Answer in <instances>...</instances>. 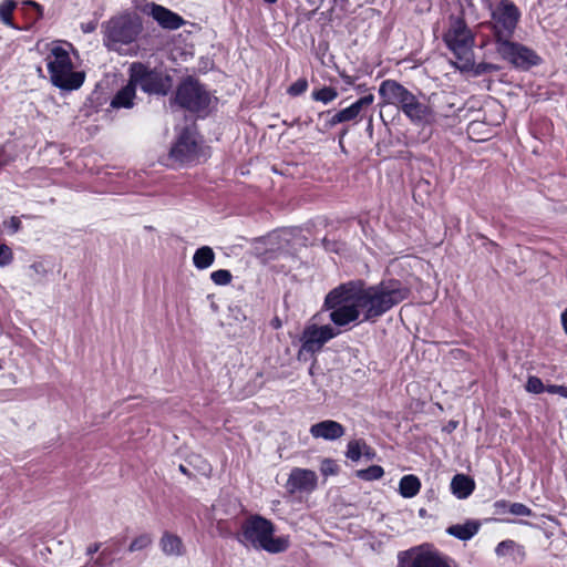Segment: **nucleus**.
Listing matches in <instances>:
<instances>
[{"instance_id": "1", "label": "nucleus", "mask_w": 567, "mask_h": 567, "mask_svg": "<svg viewBox=\"0 0 567 567\" xmlns=\"http://www.w3.org/2000/svg\"><path fill=\"white\" fill-rule=\"evenodd\" d=\"M410 289L395 279L367 286L353 280L332 289L324 299L329 319L338 327H347L362 316L361 321H375L409 297Z\"/></svg>"}, {"instance_id": "2", "label": "nucleus", "mask_w": 567, "mask_h": 567, "mask_svg": "<svg viewBox=\"0 0 567 567\" xmlns=\"http://www.w3.org/2000/svg\"><path fill=\"white\" fill-rule=\"evenodd\" d=\"M384 104L396 106L415 126L425 128L435 125V116L442 114L434 109L432 94L413 93L395 80H384L379 86Z\"/></svg>"}, {"instance_id": "3", "label": "nucleus", "mask_w": 567, "mask_h": 567, "mask_svg": "<svg viewBox=\"0 0 567 567\" xmlns=\"http://www.w3.org/2000/svg\"><path fill=\"white\" fill-rule=\"evenodd\" d=\"M72 45L66 42L53 41L45 44L43 54L52 85L65 91L81 87L84 73L74 70L70 55Z\"/></svg>"}, {"instance_id": "4", "label": "nucleus", "mask_w": 567, "mask_h": 567, "mask_svg": "<svg viewBox=\"0 0 567 567\" xmlns=\"http://www.w3.org/2000/svg\"><path fill=\"white\" fill-rule=\"evenodd\" d=\"M275 525L271 520L260 516L251 515L246 518L237 534V540L246 546L270 554H280L289 548V536H275Z\"/></svg>"}, {"instance_id": "5", "label": "nucleus", "mask_w": 567, "mask_h": 567, "mask_svg": "<svg viewBox=\"0 0 567 567\" xmlns=\"http://www.w3.org/2000/svg\"><path fill=\"white\" fill-rule=\"evenodd\" d=\"M103 42L112 51L128 53V45L134 43L142 33L143 25L138 16L125 12L103 23Z\"/></svg>"}, {"instance_id": "6", "label": "nucleus", "mask_w": 567, "mask_h": 567, "mask_svg": "<svg viewBox=\"0 0 567 567\" xmlns=\"http://www.w3.org/2000/svg\"><path fill=\"white\" fill-rule=\"evenodd\" d=\"M443 40L458 60L457 68L461 71H470L474 66L473 47L475 38L461 17H450Z\"/></svg>"}, {"instance_id": "7", "label": "nucleus", "mask_w": 567, "mask_h": 567, "mask_svg": "<svg viewBox=\"0 0 567 567\" xmlns=\"http://www.w3.org/2000/svg\"><path fill=\"white\" fill-rule=\"evenodd\" d=\"M398 567H458V565L434 546L422 544L399 553Z\"/></svg>"}, {"instance_id": "8", "label": "nucleus", "mask_w": 567, "mask_h": 567, "mask_svg": "<svg viewBox=\"0 0 567 567\" xmlns=\"http://www.w3.org/2000/svg\"><path fill=\"white\" fill-rule=\"evenodd\" d=\"M130 79L147 94L166 95L172 89V78L163 71L134 62L130 66Z\"/></svg>"}, {"instance_id": "9", "label": "nucleus", "mask_w": 567, "mask_h": 567, "mask_svg": "<svg viewBox=\"0 0 567 567\" xmlns=\"http://www.w3.org/2000/svg\"><path fill=\"white\" fill-rule=\"evenodd\" d=\"M176 102L192 112H200L209 107L212 95L199 82L187 79L177 89Z\"/></svg>"}, {"instance_id": "10", "label": "nucleus", "mask_w": 567, "mask_h": 567, "mask_svg": "<svg viewBox=\"0 0 567 567\" xmlns=\"http://www.w3.org/2000/svg\"><path fill=\"white\" fill-rule=\"evenodd\" d=\"M341 328L338 326L323 324L318 326L316 323H309L305 327L301 337V348L299 350V354L309 353L316 354L323 346L338 337L341 333Z\"/></svg>"}, {"instance_id": "11", "label": "nucleus", "mask_w": 567, "mask_h": 567, "mask_svg": "<svg viewBox=\"0 0 567 567\" xmlns=\"http://www.w3.org/2000/svg\"><path fill=\"white\" fill-rule=\"evenodd\" d=\"M497 53L515 68L528 69L537 65L540 61L539 56L529 48L512 42L506 39L496 41Z\"/></svg>"}, {"instance_id": "12", "label": "nucleus", "mask_w": 567, "mask_h": 567, "mask_svg": "<svg viewBox=\"0 0 567 567\" xmlns=\"http://www.w3.org/2000/svg\"><path fill=\"white\" fill-rule=\"evenodd\" d=\"M169 155L174 162L185 165L198 162L207 154L202 151L195 133L184 130L172 146Z\"/></svg>"}, {"instance_id": "13", "label": "nucleus", "mask_w": 567, "mask_h": 567, "mask_svg": "<svg viewBox=\"0 0 567 567\" xmlns=\"http://www.w3.org/2000/svg\"><path fill=\"white\" fill-rule=\"evenodd\" d=\"M496 41L508 40L519 20L518 8L509 0H502L492 13Z\"/></svg>"}, {"instance_id": "14", "label": "nucleus", "mask_w": 567, "mask_h": 567, "mask_svg": "<svg viewBox=\"0 0 567 567\" xmlns=\"http://www.w3.org/2000/svg\"><path fill=\"white\" fill-rule=\"evenodd\" d=\"M317 474L307 468L296 467L290 472L287 488L290 493L312 492L317 487Z\"/></svg>"}, {"instance_id": "15", "label": "nucleus", "mask_w": 567, "mask_h": 567, "mask_svg": "<svg viewBox=\"0 0 567 567\" xmlns=\"http://www.w3.org/2000/svg\"><path fill=\"white\" fill-rule=\"evenodd\" d=\"M144 12L151 16L162 28L165 29L176 30L184 23L183 18L177 13H174L169 9L156 3L146 4Z\"/></svg>"}, {"instance_id": "16", "label": "nucleus", "mask_w": 567, "mask_h": 567, "mask_svg": "<svg viewBox=\"0 0 567 567\" xmlns=\"http://www.w3.org/2000/svg\"><path fill=\"white\" fill-rule=\"evenodd\" d=\"M344 427L341 423L333 420H324L310 426L309 433L313 439L326 441H336L344 435Z\"/></svg>"}, {"instance_id": "17", "label": "nucleus", "mask_w": 567, "mask_h": 567, "mask_svg": "<svg viewBox=\"0 0 567 567\" xmlns=\"http://www.w3.org/2000/svg\"><path fill=\"white\" fill-rule=\"evenodd\" d=\"M158 547L164 556L179 558L186 554V546L183 539L175 533L165 530L159 540Z\"/></svg>"}, {"instance_id": "18", "label": "nucleus", "mask_w": 567, "mask_h": 567, "mask_svg": "<svg viewBox=\"0 0 567 567\" xmlns=\"http://www.w3.org/2000/svg\"><path fill=\"white\" fill-rule=\"evenodd\" d=\"M454 99V95L444 92L432 94L434 109L442 112V114H437L435 116V125L439 124L442 120L454 115L455 111L457 110L455 109V103L453 102Z\"/></svg>"}, {"instance_id": "19", "label": "nucleus", "mask_w": 567, "mask_h": 567, "mask_svg": "<svg viewBox=\"0 0 567 567\" xmlns=\"http://www.w3.org/2000/svg\"><path fill=\"white\" fill-rule=\"evenodd\" d=\"M374 102V95L373 94H367L359 100H357L354 103H352L350 106L337 112L338 113V120H341L342 123L350 122L355 120L361 111L363 109L369 107Z\"/></svg>"}, {"instance_id": "20", "label": "nucleus", "mask_w": 567, "mask_h": 567, "mask_svg": "<svg viewBox=\"0 0 567 567\" xmlns=\"http://www.w3.org/2000/svg\"><path fill=\"white\" fill-rule=\"evenodd\" d=\"M495 554L497 557H511L515 563H523L526 556L524 546L512 539L501 542L495 548Z\"/></svg>"}, {"instance_id": "21", "label": "nucleus", "mask_w": 567, "mask_h": 567, "mask_svg": "<svg viewBox=\"0 0 567 567\" xmlns=\"http://www.w3.org/2000/svg\"><path fill=\"white\" fill-rule=\"evenodd\" d=\"M474 489V480L465 474H456L451 481V491L458 499L467 498Z\"/></svg>"}, {"instance_id": "22", "label": "nucleus", "mask_w": 567, "mask_h": 567, "mask_svg": "<svg viewBox=\"0 0 567 567\" xmlns=\"http://www.w3.org/2000/svg\"><path fill=\"white\" fill-rule=\"evenodd\" d=\"M135 96L136 86L130 79L128 83L114 95L111 106L113 109H131L134 105Z\"/></svg>"}, {"instance_id": "23", "label": "nucleus", "mask_w": 567, "mask_h": 567, "mask_svg": "<svg viewBox=\"0 0 567 567\" xmlns=\"http://www.w3.org/2000/svg\"><path fill=\"white\" fill-rule=\"evenodd\" d=\"M480 523L476 520H467L464 524L451 525L446 528V533L460 540H470L480 530Z\"/></svg>"}, {"instance_id": "24", "label": "nucleus", "mask_w": 567, "mask_h": 567, "mask_svg": "<svg viewBox=\"0 0 567 567\" xmlns=\"http://www.w3.org/2000/svg\"><path fill=\"white\" fill-rule=\"evenodd\" d=\"M421 482L417 476L409 474L404 475L399 483V492L404 498H412L419 494Z\"/></svg>"}, {"instance_id": "25", "label": "nucleus", "mask_w": 567, "mask_h": 567, "mask_svg": "<svg viewBox=\"0 0 567 567\" xmlns=\"http://www.w3.org/2000/svg\"><path fill=\"white\" fill-rule=\"evenodd\" d=\"M215 260V252L209 246H203L198 248L193 256L194 266L204 270L210 267Z\"/></svg>"}, {"instance_id": "26", "label": "nucleus", "mask_w": 567, "mask_h": 567, "mask_svg": "<svg viewBox=\"0 0 567 567\" xmlns=\"http://www.w3.org/2000/svg\"><path fill=\"white\" fill-rule=\"evenodd\" d=\"M367 442L363 439H354L348 442L346 457L352 462H359L364 454Z\"/></svg>"}, {"instance_id": "27", "label": "nucleus", "mask_w": 567, "mask_h": 567, "mask_svg": "<svg viewBox=\"0 0 567 567\" xmlns=\"http://www.w3.org/2000/svg\"><path fill=\"white\" fill-rule=\"evenodd\" d=\"M384 475V470L380 465H371L368 468L358 470L355 476L362 481L371 482L380 480Z\"/></svg>"}, {"instance_id": "28", "label": "nucleus", "mask_w": 567, "mask_h": 567, "mask_svg": "<svg viewBox=\"0 0 567 567\" xmlns=\"http://www.w3.org/2000/svg\"><path fill=\"white\" fill-rule=\"evenodd\" d=\"M495 506L497 508L508 506V512L511 514H513V515H516V516H529V515H532L530 508L527 507L526 505L522 504V503H511V504H507L504 501H499V502L495 503Z\"/></svg>"}, {"instance_id": "29", "label": "nucleus", "mask_w": 567, "mask_h": 567, "mask_svg": "<svg viewBox=\"0 0 567 567\" xmlns=\"http://www.w3.org/2000/svg\"><path fill=\"white\" fill-rule=\"evenodd\" d=\"M17 3L14 0H3L0 3V20L8 27H13L11 14Z\"/></svg>"}, {"instance_id": "30", "label": "nucleus", "mask_w": 567, "mask_h": 567, "mask_svg": "<svg viewBox=\"0 0 567 567\" xmlns=\"http://www.w3.org/2000/svg\"><path fill=\"white\" fill-rule=\"evenodd\" d=\"M337 90L331 86H324L318 91L312 92V99L315 101L322 102L323 104L332 102L337 99Z\"/></svg>"}, {"instance_id": "31", "label": "nucleus", "mask_w": 567, "mask_h": 567, "mask_svg": "<svg viewBox=\"0 0 567 567\" xmlns=\"http://www.w3.org/2000/svg\"><path fill=\"white\" fill-rule=\"evenodd\" d=\"M153 543V538L151 534L144 533L136 536L128 546V551H140L150 547Z\"/></svg>"}, {"instance_id": "32", "label": "nucleus", "mask_w": 567, "mask_h": 567, "mask_svg": "<svg viewBox=\"0 0 567 567\" xmlns=\"http://www.w3.org/2000/svg\"><path fill=\"white\" fill-rule=\"evenodd\" d=\"M231 278L233 276L230 271L226 269L215 270L210 274V279L218 286L228 285L231 281Z\"/></svg>"}, {"instance_id": "33", "label": "nucleus", "mask_w": 567, "mask_h": 567, "mask_svg": "<svg viewBox=\"0 0 567 567\" xmlns=\"http://www.w3.org/2000/svg\"><path fill=\"white\" fill-rule=\"evenodd\" d=\"M320 472L326 477L337 475L339 472V465L332 458H323L321 461Z\"/></svg>"}, {"instance_id": "34", "label": "nucleus", "mask_w": 567, "mask_h": 567, "mask_svg": "<svg viewBox=\"0 0 567 567\" xmlns=\"http://www.w3.org/2000/svg\"><path fill=\"white\" fill-rule=\"evenodd\" d=\"M525 388L528 392L535 393V394L546 391V388L544 386L543 381L537 377H529L526 382Z\"/></svg>"}, {"instance_id": "35", "label": "nucleus", "mask_w": 567, "mask_h": 567, "mask_svg": "<svg viewBox=\"0 0 567 567\" xmlns=\"http://www.w3.org/2000/svg\"><path fill=\"white\" fill-rule=\"evenodd\" d=\"M308 89V81L306 79H298L287 90L288 94L298 96L305 93Z\"/></svg>"}, {"instance_id": "36", "label": "nucleus", "mask_w": 567, "mask_h": 567, "mask_svg": "<svg viewBox=\"0 0 567 567\" xmlns=\"http://www.w3.org/2000/svg\"><path fill=\"white\" fill-rule=\"evenodd\" d=\"M13 261V252L11 248L6 245H0V267L9 266Z\"/></svg>"}, {"instance_id": "37", "label": "nucleus", "mask_w": 567, "mask_h": 567, "mask_svg": "<svg viewBox=\"0 0 567 567\" xmlns=\"http://www.w3.org/2000/svg\"><path fill=\"white\" fill-rule=\"evenodd\" d=\"M498 66L492 63H478L477 65L474 64V66L471 70H474V73L476 75H482L485 73H492L498 71Z\"/></svg>"}, {"instance_id": "38", "label": "nucleus", "mask_w": 567, "mask_h": 567, "mask_svg": "<svg viewBox=\"0 0 567 567\" xmlns=\"http://www.w3.org/2000/svg\"><path fill=\"white\" fill-rule=\"evenodd\" d=\"M3 226L10 235H13L21 229V220L19 217L12 216L3 221Z\"/></svg>"}, {"instance_id": "39", "label": "nucleus", "mask_w": 567, "mask_h": 567, "mask_svg": "<svg viewBox=\"0 0 567 567\" xmlns=\"http://www.w3.org/2000/svg\"><path fill=\"white\" fill-rule=\"evenodd\" d=\"M29 269L33 272L32 277H45L48 274V269L42 261H34Z\"/></svg>"}, {"instance_id": "40", "label": "nucleus", "mask_w": 567, "mask_h": 567, "mask_svg": "<svg viewBox=\"0 0 567 567\" xmlns=\"http://www.w3.org/2000/svg\"><path fill=\"white\" fill-rule=\"evenodd\" d=\"M546 392L551 393V394H558V395L567 399V386H565V385H557V384L548 385V386H546Z\"/></svg>"}, {"instance_id": "41", "label": "nucleus", "mask_w": 567, "mask_h": 567, "mask_svg": "<svg viewBox=\"0 0 567 567\" xmlns=\"http://www.w3.org/2000/svg\"><path fill=\"white\" fill-rule=\"evenodd\" d=\"M364 450V454H363V457L367 460V461H372L377 456V452L373 447H371L368 443L365 444V447L363 449Z\"/></svg>"}, {"instance_id": "42", "label": "nucleus", "mask_w": 567, "mask_h": 567, "mask_svg": "<svg viewBox=\"0 0 567 567\" xmlns=\"http://www.w3.org/2000/svg\"><path fill=\"white\" fill-rule=\"evenodd\" d=\"M96 28H97L96 21H90V22L81 24V29L84 33H91V32L95 31Z\"/></svg>"}, {"instance_id": "43", "label": "nucleus", "mask_w": 567, "mask_h": 567, "mask_svg": "<svg viewBox=\"0 0 567 567\" xmlns=\"http://www.w3.org/2000/svg\"><path fill=\"white\" fill-rule=\"evenodd\" d=\"M342 123L341 120H338V113L333 114L329 120L328 122L326 123V127L327 128H331L333 126H336L337 124H340Z\"/></svg>"}, {"instance_id": "44", "label": "nucleus", "mask_w": 567, "mask_h": 567, "mask_svg": "<svg viewBox=\"0 0 567 567\" xmlns=\"http://www.w3.org/2000/svg\"><path fill=\"white\" fill-rule=\"evenodd\" d=\"M100 549V544L95 543V544H92L87 547L86 549V554L89 556H92L94 555L97 550Z\"/></svg>"}, {"instance_id": "45", "label": "nucleus", "mask_w": 567, "mask_h": 567, "mask_svg": "<svg viewBox=\"0 0 567 567\" xmlns=\"http://www.w3.org/2000/svg\"><path fill=\"white\" fill-rule=\"evenodd\" d=\"M23 4H24V6L33 7V8H35L38 11H40V12H41V9H42V8H41V6H40L38 2L33 1V0H25V1H23Z\"/></svg>"}, {"instance_id": "46", "label": "nucleus", "mask_w": 567, "mask_h": 567, "mask_svg": "<svg viewBox=\"0 0 567 567\" xmlns=\"http://www.w3.org/2000/svg\"><path fill=\"white\" fill-rule=\"evenodd\" d=\"M561 324L565 333L567 334V309L561 313Z\"/></svg>"}, {"instance_id": "47", "label": "nucleus", "mask_w": 567, "mask_h": 567, "mask_svg": "<svg viewBox=\"0 0 567 567\" xmlns=\"http://www.w3.org/2000/svg\"><path fill=\"white\" fill-rule=\"evenodd\" d=\"M179 470L182 473L186 474L187 473V470L184 465H179Z\"/></svg>"}, {"instance_id": "48", "label": "nucleus", "mask_w": 567, "mask_h": 567, "mask_svg": "<svg viewBox=\"0 0 567 567\" xmlns=\"http://www.w3.org/2000/svg\"><path fill=\"white\" fill-rule=\"evenodd\" d=\"M266 3H269V4H272L275 2H277L278 0H264Z\"/></svg>"}]
</instances>
